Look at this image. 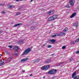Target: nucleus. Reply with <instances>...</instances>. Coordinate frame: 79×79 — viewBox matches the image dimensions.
<instances>
[{"label":"nucleus","mask_w":79,"mask_h":79,"mask_svg":"<svg viewBox=\"0 0 79 79\" xmlns=\"http://www.w3.org/2000/svg\"><path fill=\"white\" fill-rule=\"evenodd\" d=\"M31 50V48H29L25 50L22 55H27V54H28V53L30 52Z\"/></svg>","instance_id":"nucleus-1"},{"label":"nucleus","mask_w":79,"mask_h":79,"mask_svg":"<svg viewBox=\"0 0 79 79\" xmlns=\"http://www.w3.org/2000/svg\"><path fill=\"white\" fill-rule=\"evenodd\" d=\"M56 70L55 69H53L51 70H49L48 73L49 74H55L56 73Z\"/></svg>","instance_id":"nucleus-2"},{"label":"nucleus","mask_w":79,"mask_h":79,"mask_svg":"<svg viewBox=\"0 0 79 79\" xmlns=\"http://www.w3.org/2000/svg\"><path fill=\"white\" fill-rule=\"evenodd\" d=\"M49 68L50 66L47 65L42 67L41 68V70H43V71H45V70H47V69H48Z\"/></svg>","instance_id":"nucleus-3"},{"label":"nucleus","mask_w":79,"mask_h":79,"mask_svg":"<svg viewBox=\"0 0 79 79\" xmlns=\"http://www.w3.org/2000/svg\"><path fill=\"white\" fill-rule=\"evenodd\" d=\"M76 75V72H75L72 74V77L73 78H74V79H79V77H75Z\"/></svg>","instance_id":"nucleus-4"},{"label":"nucleus","mask_w":79,"mask_h":79,"mask_svg":"<svg viewBox=\"0 0 79 79\" xmlns=\"http://www.w3.org/2000/svg\"><path fill=\"white\" fill-rule=\"evenodd\" d=\"M75 2V0H70V3L71 6H73Z\"/></svg>","instance_id":"nucleus-5"},{"label":"nucleus","mask_w":79,"mask_h":79,"mask_svg":"<svg viewBox=\"0 0 79 79\" xmlns=\"http://www.w3.org/2000/svg\"><path fill=\"white\" fill-rule=\"evenodd\" d=\"M53 13H54V10H51L50 12H48V15H53Z\"/></svg>","instance_id":"nucleus-6"},{"label":"nucleus","mask_w":79,"mask_h":79,"mask_svg":"<svg viewBox=\"0 0 79 79\" xmlns=\"http://www.w3.org/2000/svg\"><path fill=\"white\" fill-rule=\"evenodd\" d=\"M13 55L14 56H18V52L17 51H15V53Z\"/></svg>","instance_id":"nucleus-7"},{"label":"nucleus","mask_w":79,"mask_h":79,"mask_svg":"<svg viewBox=\"0 0 79 79\" xmlns=\"http://www.w3.org/2000/svg\"><path fill=\"white\" fill-rule=\"evenodd\" d=\"M4 59H3L2 61H1L0 62H2V63H0V66H3V64H4Z\"/></svg>","instance_id":"nucleus-8"},{"label":"nucleus","mask_w":79,"mask_h":79,"mask_svg":"<svg viewBox=\"0 0 79 79\" xmlns=\"http://www.w3.org/2000/svg\"><path fill=\"white\" fill-rule=\"evenodd\" d=\"M28 60L27 58H26L24 59H23L21 60V62H23L25 61H27Z\"/></svg>","instance_id":"nucleus-9"},{"label":"nucleus","mask_w":79,"mask_h":79,"mask_svg":"<svg viewBox=\"0 0 79 79\" xmlns=\"http://www.w3.org/2000/svg\"><path fill=\"white\" fill-rule=\"evenodd\" d=\"M55 40L52 39L49 40V42H52V44H54L55 43Z\"/></svg>","instance_id":"nucleus-10"},{"label":"nucleus","mask_w":79,"mask_h":79,"mask_svg":"<svg viewBox=\"0 0 79 79\" xmlns=\"http://www.w3.org/2000/svg\"><path fill=\"white\" fill-rule=\"evenodd\" d=\"M52 17L53 18V20L56 19H57V15H54Z\"/></svg>","instance_id":"nucleus-11"},{"label":"nucleus","mask_w":79,"mask_h":79,"mask_svg":"<svg viewBox=\"0 0 79 79\" xmlns=\"http://www.w3.org/2000/svg\"><path fill=\"white\" fill-rule=\"evenodd\" d=\"M53 19L52 18V17H50L48 19V21H53Z\"/></svg>","instance_id":"nucleus-12"},{"label":"nucleus","mask_w":79,"mask_h":79,"mask_svg":"<svg viewBox=\"0 0 79 79\" xmlns=\"http://www.w3.org/2000/svg\"><path fill=\"white\" fill-rule=\"evenodd\" d=\"M75 15H76V13H73L72 15L70 17V18H73V17L75 16Z\"/></svg>","instance_id":"nucleus-13"},{"label":"nucleus","mask_w":79,"mask_h":79,"mask_svg":"<svg viewBox=\"0 0 79 79\" xmlns=\"http://www.w3.org/2000/svg\"><path fill=\"white\" fill-rule=\"evenodd\" d=\"M23 40H20L19 42V45H21L22 44H23Z\"/></svg>","instance_id":"nucleus-14"},{"label":"nucleus","mask_w":79,"mask_h":79,"mask_svg":"<svg viewBox=\"0 0 79 79\" xmlns=\"http://www.w3.org/2000/svg\"><path fill=\"white\" fill-rule=\"evenodd\" d=\"M58 35L59 36H62V35H63V33L62 32L59 33L58 34Z\"/></svg>","instance_id":"nucleus-15"},{"label":"nucleus","mask_w":79,"mask_h":79,"mask_svg":"<svg viewBox=\"0 0 79 79\" xmlns=\"http://www.w3.org/2000/svg\"><path fill=\"white\" fill-rule=\"evenodd\" d=\"M15 8V6L13 5H11L9 6V8Z\"/></svg>","instance_id":"nucleus-16"},{"label":"nucleus","mask_w":79,"mask_h":79,"mask_svg":"<svg viewBox=\"0 0 79 79\" xmlns=\"http://www.w3.org/2000/svg\"><path fill=\"white\" fill-rule=\"evenodd\" d=\"M68 28H67V27H66L64 28L63 31H64V32H66V31H68Z\"/></svg>","instance_id":"nucleus-17"},{"label":"nucleus","mask_w":79,"mask_h":79,"mask_svg":"<svg viewBox=\"0 0 79 79\" xmlns=\"http://www.w3.org/2000/svg\"><path fill=\"white\" fill-rule=\"evenodd\" d=\"M21 23H18L14 25V27H16V26H19V25H21Z\"/></svg>","instance_id":"nucleus-18"},{"label":"nucleus","mask_w":79,"mask_h":79,"mask_svg":"<svg viewBox=\"0 0 79 79\" xmlns=\"http://www.w3.org/2000/svg\"><path fill=\"white\" fill-rule=\"evenodd\" d=\"M73 26H76V27H77L78 26V23H75L74 24Z\"/></svg>","instance_id":"nucleus-19"},{"label":"nucleus","mask_w":79,"mask_h":79,"mask_svg":"<svg viewBox=\"0 0 79 79\" xmlns=\"http://www.w3.org/2000/svg\"><path fill=\"white\" fill-rule=\"evenodd\" d=\"M14 50H18V46H15L14 47Z\"/></svg>","instance_id":"nucleus-20"},{"label":"nucleus","mask_w":79,"mask_h":79,"mask_svg":"<svg viewBox=\"0 0 79 79\" xmlns=\"http://www.w3.org/2000/svg\"><path fill=\"white\" fill-rule=\"evenodd\" d=\"M40 60V59H38L35 60V63H37V62H39V60Z\"/></svg>","instance_id":"nucleus-21"},{"label":"nucleus","mask_w":79,"mask_h":79,"mask_svg":"<svg viewBox=\"0 0 79 79\" xmlns=\"http://www.w3.org/2000/svg\"><path fill=\"white\" fill-rule=\"evenodd\" d=\"M51 61V59H49L47 60V63H50Z\"/></svg>","instance_id":"nucleus-22"},{"label":"nucleus","mask_w":79,"mask_h":79,"mask_svg":"<svg viewBox=\"0 0 79 79\" xmlns=\"http://www.w3.org/2000/svg\"><path fill=\"white\" fill-rule=\"evenodd\" d=\"M11 60H12V59L11 57H9L7 59V61H11Z\"/></svg>","instance_id":"nucleus-23"},{"label":"nucleus","mask_w":79,"mask_h":79,"mask_svg":"<svg viewBox=\"0 0 79 79\" xmlns=\"http://www.w3.org/2000/svg\"><path fill=\"white\" fill-rule=\"evenodd\" d=\"M21 14V12H18L16 14V15L17 16H18V15H20Z\"/></svg>","instance_id":"nucleus-24"},{"label":"nucleus","mask_w":79,"mask_h":79,"mask_svg":"<svg viewBox=\"0 0 79 79\" xmlns=\"http://www.w3.org/2000/svg\"><path fill=\"white\" fill-rule=\"evenodd\" d=\"M66 7L68 8H69V4H67V5L66 6Z\"/></svg>","instance_id":"nucleus-25"},{"label":"nucleus","mask_w":79,"mask_h":79,"mask_svg":"<svg viewBox=\"0 0 79 79\" xmlns=\"http://www.w3.org/2000/svg\"><path fill=\"white\" fill-rule=\"evenodd\" d=\"M35 29V27H31V29L32 30H33V29Z\"/></svg>","instance_id":"nucleus-26"},{"label":"nucleus","mask_w":79,"mask_h":79,"mask_svg":"<svg viewBox=\"0 0 79 79\" xmlns=\"http://www.w3.org/2000/svg\"><path fill=\"white\" fill-rule=\"evenodd\" d=\"M76 42H77L76 41V40L75 41H73L72 43L73 44H76Z\"/></svg>","instance_id":"nucleus-27"},{"label":"nucleus","mask_w":79,"mask_h":79,"mask_svg":"<svg viewBox=\"0 0 79 79\" xmlns=\"http://www.w3.org/2000/svg\"><path fill=\"white\" fill-rule=\"evenodd\" d=\"M76 41L77 42H79V38L78 39H77V40H76Z\"/></svg>","instance_id":"nucleus-28"},{"label":"nucleus","mask_w":79,"mask_h":79,"mask_svg":"<svg viewBox=\"0 0 79 79\" xmlns=\"http://www.w3.org/2000/svg\"><path fill=\"white\" fill-rule=\"evenodd\" d=\"M50 47H52V45H49L48 47V48H50Z\"/></svg>","instance_id":"nucleus-29"},{"label":"nucleus","mask_w":79,"mask_h":79,"mask_svg":"<svg viewBox=\"0 0 79 79\" xmlns=\"http://www.w3.org/2000/svg\"><path fill=\"white\" fill-rule=\"evenodd\" d=\"M56 35H52V37H56Z\"/></svg>","instance_id":"nucleus-30"},{"label":"nucleus","mask_w":79,"mask_h":79,"mask_svg":"<svg viewBox=\"0 0 79 79\" xmlns=\"http://www.w3.org/2000/svg\"><path fill=\"white\" fill-rule=\"evenodd\" d=\"M8 47L10 48H13V47H12L11 45L9 46Z\"/></svg>","instance_id":"nucleus-31"},{"label":"nucleus","mask_w":79,"mask_h":79,"mask_svg":"<svg viewBox=\"0 0 79 79\" xmlns=\"http://www.w3.org/2000/svg\"><path fill=\"white\" fill-rule=\"evenodd\" d=\"M66 48V47H65V46H63L62 47V49H64V48Z\"/></svg>","instance_id":"nucleus-32"},{"label":"nucleus","mask_w":79,"mask_h":79,"mask_svg":"<svg viewBox=\"0 0 79 79\" xmlns=\"http://www.w3.org/2000/svg\"><path fill=\"white\" fill-rule=\"evenodd\" d=\"M70 60L71 61H72L73 60V59L72 58H71L70 59Z\"/></svg>","instance_id":"nucleus-33"},{"label":"nucleus","mask_w":79,"mask_h":79,"mask_svg":"<svg viewBox=\"0 0 79 79\" xmlns=\"http://www.w3.org/2000/svg\"><path fill=\"white\" fill-rule=\"evenodd\" d=\"M2 13L3 14H5V12L2 11Z\"/></svg>","instance_id":"nucleus-34"},{"label":"nucleus","mask_w":79,"mask_h":79,"mask_svg":"<svg viewBox=\"0 0 79 79\" xmlns=\"http://www.w3.org/2000/svg\"><path fill=\"white\" fill-rule=\"evenodd\" d=\"M79 51H78L76 52V53L77 54V53H79Z\"/></svg>","instance_id":"nucleus-35"},{"label":"nucleus","mask_w":79,"mask_h":79,"mask_svg":"<svg viewBox=\"0 0 79 79\" xmlns=\"http://www.w3.org/2000/svg\"><path fill=\"white\" fill-rule=\"evenodd\" d=\"M63 35H66V33H63Z\"/></svg>","instance_id":"nucleus-36"},{"label":"nucleus","mask_w":79,"mask_h":79,"mask_svg":"<svg viewBox=\"0 0 79 79\" xmlns=\"http://www.w3.org/2000/svg\"><path fill=\"white\" fill-rule=\"evenodd\" d=\"M19 0H16V2H18Z\"/></svg>","instance_id":"nucleus-37"},{"label":"nucleus","mask_w":79,"mask_h":79,"mask_svg":"<svg viewBox=\"0 0 79 79\" xmlns=\"http://www.w3.org/2000/svg\"><path fill=\"white\" fill-rule=\"evenodd\" d=\"M32 1H33V0H31V2H32Z\"/></svg>","instance_id":"nucleus-38"},{"label":"nucleus","mask_w":79,"mask_h":79,"mask_svg":"<svg viewBox=\"0 0 79 79\" xmlns=\"http://www.w3.org/2000/svg\"><path fill=\"white\" fill-rule=\"evenodd\" d=\"M43 78V79H44V78H45V76H44Z\"/></svg>","instance_id":"nucleus-39"},{"label":"nucleus","mask_w":79,"mask_h":79,"mask_svg":"<svg viewBox=\"0 0 79 79\" xmlns=\"http://www.w3.org/2000/svg\"><path fill=\"white\" fill-rule=\"evenodd\" d=\"M23 72H25V71L24 70H23Z\"/></svg>","instance_id":"nucleus-40"},{"label":"nucleus","mask_w":79,"mask_h":79,"mask_svg":"<svg viewBox=\"0 0 79 79\" xmlns=\"http://www.w3.org/2000/svg\"><path fill=\"white\" fill-rule=\"evenodd\" d=\"M30 76H32V74H30Z\"/></svg>","instance_id":"nucleus-41"},{"label":"nucleus","mask_w":79,"mask_h":79,"mask_svg":"<svg viewBox=\"0 0 79 79\" xmlns=\"http://www.w3.org/2000/svg\"><path fill=\"white\" fill-rule=\"evenodd\" d=\"M20 0V1H23V0Z\"/></svg>","instance_id":"nucleus-42"},{"label":"nucleus","mask_w":79,"mask_h":79,"mask_svg":"<svg viewBox=\"0 0 79 79\" xmlns=\"http://www.w3.org/2000/svg\"><path fill=\"white\" fill-rule=\"evenodd\" d=\"M63 64V63H62V62H61V64Z\"/></svg>","instance_id":"nucleus-43"},{"label":"nucleus","mask_w":79,"mask_h":79,"mask_svg":"<svg viewBox=\"0 0 79 79\" xmlns=\"http://www.w3.org/2000/svg\"><path fill=\"white\" fill-rule=\"evenodd\" d=\"M3 5V4H1V5Z\"/></svg>","instance_id":"nucleus-44"},{"label":"nucleus","mask_w":79,"mask_h":79,"mask_svg":"<svg viewBox=\"0 0 79 79\" xmlns=\"http://www.w3.org/2000/svg\"><path fill=\"white\" fill-rule=\"evenodd\" d=\"M51 55H53V54H52Z\"/></svg>","instance_id":"nucleus-45"},{"label":"nucleus","mask_w":79,"mask_h":79,"mask_svg":"<svg viewBox=\"0 0 79 79\" xmlns=\"http://www.w3.org/2000/svg\"><path fill=\"white\" fill-rule=\"evenodd\" d=\"M0 34H1V32L0 31Z\"/></svg>","instance_id":"nucleus-46"},{"label":"nucleus","mask_w":79,"mask_h":79,"mask_svg":"<svg viewBox=\"0 0 79 79\" xmlns=\"http://www.w3.org/2000/svg\"><path fill=\"white\" fill-rule=\"evenodd\" d=\"M1 55V54H0V55Z\"/></svg>","instance_id":"nucleus-47"}]
</instances>
